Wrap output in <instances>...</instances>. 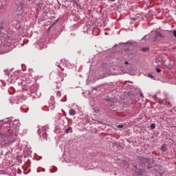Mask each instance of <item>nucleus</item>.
<instances>
[{
    "label": "nucleus",
    "mask_w": 176,
    "mask_h": 176,
    "mask_svg": "<svg viewBox=\"0 0 176 176\" xmlns=\"http://www.w3.org/2000/svg\"><path fill=\"white\" fill-rule=\"evenodd\" d=\"M19 129L20 126L19 125L13 124L12 126H9L8 133L0 132L1 138H3L5 141V143L2 145V146L6 148V146H10L12 145V144H13V142H16Z\"/></svg>",
    "instance_id": "f257e3e1"
},
{
    "label": "nucleus",
    "mask_w": 176,
    "mask_h": 176,
    "mask_svg": "<svg viewBox=\"0 0 176 176\" xmlns=\"http://www.w3.org/2000/svg\"><path fill=\"white\" fill-rule=\"evenodd\" d=\"M168 36H171V32L170 31H165L164 34L156 31L153 33V42H156V41H162V39H166V38H168Z\"/></svg>",
    "instance_id": "f03ea898"
},
{
    "label": "nucleus",
    "mask_w": 176,
    "mask_h": 176,
    "mask_svg": "<svg viewBox=\"0 0 176 176\" xmlns=\"http://www.w3.org/2000/svg\"><path fill=\"white\" fill-rule=\"evenodd\" d=\"M0 38L1 41H3V42H7V43H12L13 41L12 37H10V36H8L6 34H3V32H2V30L0 31Z\"/></svg>",
    "instance_id": "7ed1b4c3"
},
{
    "label": "nucleus",
    "mask_w": 176,
    "mask_h": 176,
    "mask_svg": "<svg viewBox=\"0 0 176 176\" xmlns=\"http://www.w3.org/2000/svg\"><path fill=\"white\" fill-rule=\"evenodd\" d=\"M139 161L142 164H145V163H148V162H149V160L144 157H139Z\"/></svg>",
    "instance_id": "20e7f679"
},
{
    "label": "nucleus",
    "mask_w": 176,
    "mask_h": 176,
    "mask_svg": "<svg viewBox=\"0 0 176 176\" xmlns=\"http://www.w3.org/2000/svg\"><path fill=\"white\" fill-rule=\"evenodd\" d=\"M23 8H24V4L23 3H19L17 10L19 12H23Z\"/></svg>",
    "instance_id": "39448f33"
},
{
    "label": "nucleus",
    "mask_w": 176,
    "mask_h": 176,
    "mask_svg": "<svg viewBox=\"0 0 176 176\" xmlns=\"http://www.w3.org/2000/svg\"><path fill=\"white\" fill-rule=\"evenodd\" d=\"M69 114L70 115V116H75V115H76V111H75V109L72 108L69 111Z\"/></svg>",
    "instance_id": "423d86ee"
},
{
    "label": "nucleus",
    "mask_w": 176,
    "mask_h": 176,
    "mask_svg": "<svg viewBox=\"0 0 176 176\" xmlns=\"http://www.w3.org/2000/svg\"><path fill=\"white\" fill-rule=\"evenodd\" d=\"M42 137L43 138H45L46 140H47V132H46V130H45V128H43Z\"/></svg>",
    "instance_id": "0eeeda50"
},
{
    "label": "nucleus",
    "mask_w": 176,
    "mask_h": 176,
    "mask_svg": "<svg viewBox=\"0 0 176 176\" xmlns=\"http://www.w3.org/2000/svg\"><path fill=\"white\" fill-rule=\"evenodd\" d=\"M135 173H137V174H138L139 175H142V174H144V169L138 168L135 170Z\"/></svg>",
    "instance_id": "6e6552de"
},
{
    "label": "nucleus",
    "mask_w": 176,
    "mask_h": 176,
    "mask_svg": "<svg viewBox=\"0 0 176 176\" xmlns=\"http://www.w3.org/2000/svg\"><path fill=\"white\" fill-rule=\"evenodd\" d=\"M66 134H68V133H72V127L69 126L68 129H65Z\"/></svg>",
    "instance_id": "1a4fd4ad"
},
{
    "label": "nucleus",
    "mask_w": 176,
    "mask_h": 176,
    "mask_svg": "<svg viewBox=\"0 0 176 176\" xmlns=\"http://www.w3.org/2000/svg\"><path fill=\"white\" fill-rule=\"evenodd\" d=\"M161 151H162L164 153H167V148H166V146H162L161 147Z\"/></svg>",
    "instance_id": "9d476101"
},
{
    "label": "nucleus",
    "mask_w": 176,
    "mask_h": 176,
    "mask_svg": "<svg viewBox=\"0 0 176 176\" xmlns=\"http://www.w3.org/2000/svg\"><path fill=\"white\" fill-rule=\"evenodd\" d=\"M4 73L6 74V75L7 76H10V71L9 69H5L4 70Z\"/></svg>",
    "instance_id": "9b49d317"
},
{
    "label": "nucleus",
    "mask_w": 176,
    "mask_h": 176,
    "mask_svg": "<svg viewBox=\"0 0 176 176\" xmlns=\"http://www.w3.org/2000/svg\"><path fill=\"white\" fill-rule=\"evenodd\" d=\"M148 50H149V48L148 47H142L141 49V51L142 52H148Z\"/></svg>",
    "instance_id": "f8f14e48"
},
{
    "label": "nucleus",
    "mask_w": 176,
    "mask_h": 176,
    "mask_svg": "<svg viewBox=\"0 0 176 176\" xmlns=\"http://www.w3.org/2000/svg\"><path fill=\"white\" fill-rule=\"evenodd\" d=\"M158 102L160 105H164V100H158Z\"/></svg>",
    "instance_id": "ddd939ff"
},
{
    "label": "nucleus",
    "mask_w": 176,
    "mask_h": 176,
    "mask_svg": "<svg viewBox=\"0 0 176 176\" xmlns=\"http://www.w3.org/2000/svg\"><path fill=\"white\" fill-rule=\"evenodd\" d=\"M156 127V125L155 124H151V129H155Z\"/></svg>",
    "instance_id": "4468645a"
},
{
    "label": "nucleus",
    "mask_w": 176,
    "mask_h": 176,
    "mask_svg": "<svg viewBox=\"0 0 176 176\" xmlns=\"http://www.w3.org/2000/svg\"><path fill=\"white\" fill-rule=\"evenodd\" d=\"M171 34H173V36H175V38H176V30L173 31V32H170Z\"/></svg>",
    "instance_id": "2eb2a0df"
},
{
    "label": "nucleus",
    "mask_w": 176,
    "mask_h": 176,
    "mask_svg": "<svg viewBox=\"0 0 176 176\" xmlns=\"http://www.w3.org/2000/svg\"><path fill=\"white\" fill-rule=\"evenodd\" d=\"M56 96H57L58 97H61V92H60V91H58V92L56 93Z\"/></svg>",
    "instance_id": "dca6fc26"
},
{
    "label": "nucleus",
    "mask_w": 176,
    "mask_h": 176,
    "mask_svg": "<svg viewBox=\"0 0 176 176\" xmlns=\"http://www.w3.org/2000/svg\"><path fill=\"white\" fill-rule=\"evenodd\" d=\"M156 69V71H157V72L159 74V73H160V72H162V69H160V68H156L155 69Z\"/></svg>",
    "instance_id": "f3484780"
},
{
    "label": "nucleus",
    "mask_w": 176,
    "mask_h": 176,
    "mask_svg": "<svg viewBox=\"0 0 176 176\" xmlns=\"http://www.w3.org/2000/svg\"><path fill=\"white\" fill-rule=\"evenodd\" d=\"M170 104V102H166V103H164V105H166L167 107H168Z\"/></svg>",
    "instance_id": "a211bd4d"
},
{
    "label": "nucleus",
    "mask_w": 176,
    "mask_h": 176,
    "mask_svg": "<svg viewBox=\"0 0 176 176\" xmlns=\"http://www.w3.org/2000/svg\"><path fill=\"white\" fill-rule=\"evenodd\" d=\"M143 39H144V41H148V36H144L143 37Z\"/></svg>",
    "instance_id": "6ab92c4d"
},
{
    "label": "nucleus",
    "mask_w": 176,
    "mask_h": 176,
    "mask_svg": "<svg viewBox=\"0 0 176 176\" xmlns=\"http://www.w3.org/2000/svg\"><path fill=\"white\" fill-rule=\"evenodd\" d=\"M148 78H151L152 79H153V76H152V74H148Z\"/></svg>",
    "instance_id": "aec40b11"
},
{
    "label": "nucleus",
    "mask_w": 176,
    "mask_h": 176,
    "mask_svg": "<svg viewBox=\"0 0 176 176\" xmlns=\"http://www.w3.org/2000/svg\"><path fill=\"white\" fill-rule=\"evenodd\" d=\"M118 129H122V128H123V125H118Z\"/></svg>",
    "instance_id": "412c9836"
},
{
    "label": "nucleus",
    "mask_w": 176,
    "mask_h": 176,
    "mask_svg": "<svg viewBox=\"0 0 176 176\" xmlns=\"http://www.w3.org/2000/svg\"><path fill=\"white\" fill-rule=\"evenodd\" d=\"M140 97H141L142 98H144V94H143L142 93H140Z\"/></svg>",
    "instance_id": "4be33fe9"
},
{
    "label": "nucleus",
    "mask_w": 176,
    "mask_h": 176,
    "mask_svg": "<svg viewBox=\"0 0 176 176\" xmlns=\"http://www.w3.org/2000/svg\"><path fill=\"white\" fill-rule=\"evenodd\" d=\"M21 85H23V81H21V82H19V86H21Z\"/></svg>",
    "instance_id": "5701e85b"
},
{
    "label": "nucleus",
    "mask_w": 176,
    "mask_h": 176,
    "mask_svg": "<svg viewBox=\"0 0 176 176\" xmlns=\"http://www.w3.org/2000/svg\"><path fill=\"white\" fill-rule=\"evenodd\" d=\"M134 168H135V170H138V168L137 167V165L134 166Z\"/></svg>",
    "instance_id": "b1692460"
},
{
    "label": "nucleus",
    "mask_w": 176,
    "mask_h": 176,
    "mask_svg": "<svg viewBox=\"0 0 176 176\" xmlns=\"http://www.w3.org/2000/svg\"><path fill=\"white\" fill-rule=\"evenodd\" d=\"M29 2H32V3H34V0H28Z\"/></svg>",
    "instance_id": "393cba45"
},
{
    "label": "nucleus",
    "mask_w": 176,
    "mask_h": 176,
    "mask_svg": "<svg viewBox=\"0 0 176 176\" xmlns=\"http://www.w3.org/2000/svg\"><path fill=\"white\" fill-rule=\"evenodd\" d=\"M132 20L135 21V20H137V18H132Z\"/></svg>",
    "instance_id": "a878e982"
},
{
    "label": "nucleus",
    "mask_w": 176,
    "mask_h": 176,
    "mask_svg": "<svg viewBox=\"0 0 176 176\" xmlns=\"http://www.w3.org/2000/svg\"><path fill=\"white\" fill-rule=\"evenodd\" d=\"M3 28V27L0 26V30H2Z\"/></svg>",
    "instance_id": "bb28decb"
},
{
    "label": "nucleus",
    "mask_w": 176,
    "mask_h": 176,
    "mask_svg": "<svg viewBox=\"0 0 176 176\" xmlns=\"http://www.w3.org/2000/svg\"><path fill=\"white\" fill-rule=\"evenodd\" d=\"M110 1H111V2H115L116 0H110Z\"/></svg>",
    "instance_id": "cd10ccee"
},
{
    "label": "nucleus",
    "mask_w": 176,
    "mask_h": 176,
    "mask_svg": "<svg viewBox=\"0 0 176 176\" xmlns=\"http://www.w3.org/2000/svg\"><path fill=\"white\" fill-rule=\"evenodd\" d=\"M125 64H129V62H127V61H125Z\"/></svg>",
    "instance_id": "c85d7f7f"
},
{
    "label": "nucleus",
    "mask_w": 176,
    "mask_h": 176,
    "mask_svg": "<svg viewBox=\"0 0 176 176\" xmlns=\"http://www.w3.org/2000/svg\"><path fill=\"white\" fill-rule=\"evenodd\" d=\"M147 168H151V167L150 166H147Z\"/></svg>",
    "instance_id": "c756f323"
},
{
    "label": "nucleus",
    "mask_w": 176,
    "mask_h": 176,
    "mask_svg": "<svg viewBox=\"0 0 176 176\" xmlns=\"http://www.w3.org/2000/svg\"><path fill=\"white\" fill-rule=\"evenodd\" d=\"M170 112H173V111L170 110Z\"/></svg>",
    "instance_id": "7c9ffc66"
},
{
    "label": "nucleus",
    "mask_w": 176,
    "mask_h": 176,
    "mask_svg": "<svg viewBox=\"0 0 176 176\" xmlns=\"http://www.w3.org/2000/svg\"><path fill=\"white\" fill-rule=\"evenodd\" d=\"M96 112H98V111H96Z\"/></svg>",
    "instance_id": "2f4dec72"
}]
</instances>
